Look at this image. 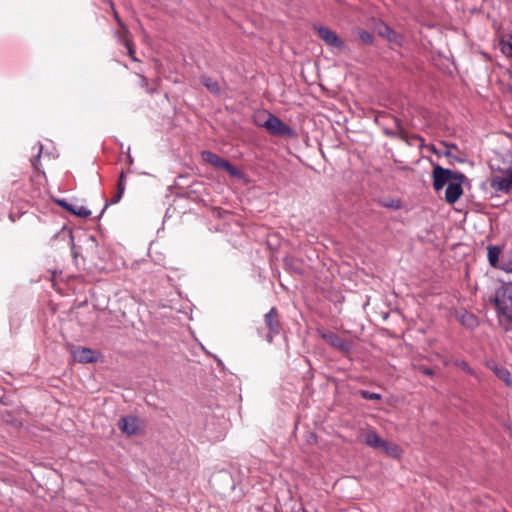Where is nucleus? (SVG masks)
<instances>
[{"mask_svg": "<svg viewBox=\"0 0 512 512\" xmlns=\"http://www.w3.org/2000/svg\"><path fill=\"white\" fill-rule=\"evenodd\" d=\"M494 303L498 311L500 325L510 330L512 324V282L502 285L495 291Z\"/></svg>", "mask_w": 512, "mask_h": 512, "instance_id": "1", "label": "nucleus"}, {"mask_svg": "<svg viewBox=\"0 0 512 512\" xmlns=\"http://www.w3.org/2000/svg\"><path fill=\"white\" fill-rule=\"evenodd\" d=\"M433 188L435 191H440L445 185H448L450 181L460 180L465 181L466 176L458 171H452L447 168H443L438 164L433 166L432 170Z\"/></svg>", "mask_w": 512, "mask_h": 512, "instance_id": "2", "label": "nucleus"}, {"mask_svg": "<svg viewBox=\"0 0 512 512\" xmlns=\"http://www.w3.org/2000/svg\"><path fill=\"white\" fill-rule=\"evenodd\" d=\"M262 126L274 136L283 138H291L295 136L294 130L289 125L285 124L280 118L271 113L267 114V119Z\"/></svg>", "mask_w": 512, "mask_h": 512, "instance_id": "3", "label": "nucleus"}, {"mask_svg": "<svg viewBox=\"0 0 512 512\" xmlns=\"http://www.w3.org/2000/svg\"><path fill=\"white\" fill-rule=\"evenodd\" d=\"M264 324L267 332L263 334V337L269 344H271L274 337L280 334L282 328L280 314L276 307H272L264 315Z\"/></svg>", "mask_w": 512, "mask_h": 512, "instance_id": "4", "label": "nucleus"}, {"mask_svg": "<svg viewBox=\"0 0 512 512\" xmlns=\"http://www.w3.org/2000/svg\"><path fill=\"white\" fill-rule=\"evenodd\" d=\"M202 158L210 165L225 170L230 176L240 178L242 172L233 166L228 160L218 156L216 153L211 151H203Z\"/></svg>", "mask_w": 512, "mask_h": 512, "instance_id": "5", "label": "nucleus"}, {"mask_svg": "<svg viewBox=\"0 0 512 512\" xmlns=\"http://www.w3.org/2000/svg\"><path fill=\"white\" fill-rule=\"evenodd\" d=\"M117 426L127 436L139 435L143 430L142 420L131 415L121 417Z\"/></svg>", "mask_w": 512, "mask_h": 512, "instance_id": "6", "label": "nucleus"}, {"mask_svg": "<svg viewBox=\"0 0 512 512\" xmlns=\"http://www.w3.org/2000/svg\"><path fill=\"white\" fill-rule=\"evenodd\" d=\"M317 334L329 345L340 350L343 353H349L351 350V342L342 339L334 332H330L321 328L317 329Z\"/></svg>", "mask_w": 512, "mask_h": 512, "instance_id": "7", "label": "nucleus"}, {"mask_svg": "<svg viewBox=\"0 0 512 512\" xmlns=\"http://www.w3.org/2000/svg\"><path fill=\"white\" fill-rule=\"evenodd\" d=\"M490 186L495 191L503 193L512 191V170H506L503 176H493L490 181Z\"/></svg>", "mask_w": 512, "mask_h": 512, "instance_id": "8", "label": "nucleus"}, {"mask_svg": "<svg viewBox=\"0 0 512 512\" xmlns=\"http://www.w3.org/2000/svg\"><path fill=\"white\" fill-rule=\"evenodd\" d=\"M318 36L329 46L338 48L339 50L345 49L344 42L337 36L331 29L320 26L316 28Z\"/></svg>", "mask_w": 512, "mask_h": 512, "instance_id": "9", "label": "nucleus"}, {"mask_svg": "<svg viewBox=\"0 0 512 512\" xmlns=\"http://www.w3.org/2000/svg\"><path fill=\"white\" fill-rule=\"evenodd\" d=\"M464 181L453 180L447 185L445 190V201L448 204H454L463 194L462 184Z\"/></svg>", "mask_w": 512, "mask_h": 512, "instance_id": "10", "label": "nucleus"}, {"mask_svg": "<svg viewBox=\"0 0 512 512\" xmlns=\"http://www.w3.org/2000/svg\"><path fill=\"white\" fill-rule=\"evenodd\" d=\"M376 30L379 36L386 38L389 42L400 44L402 41V36L383 22L377 25Z\"/></svg>", "mask_w": 512, "mask_h": 512, "instance_id": "11", "label": "nucleus"}, {"mask_svg": "<svg viewBox=\"0 0 512 512\" xmlns=\"http://www.w3.org/2000/svg\"><path fill=\"white\" fill-rule=\"evenodd\" d=\"M75 361L79 363H93L97 361L95 351L85 347H79L72 353Z\"/></svg>", "mask_w": 512, "mask_h": 512, "instance_id": "12", "label": "nucleus"}, {"mask_svg": "<svg viewBox=\"0 0 512 512\" xmlns=\"http://www.w3.org/2000/svg\"><path fill=\"white\" fill-rule=\"evenodd\" d=\"M363 442L369 446V447H372L374 449H380L382 448L385 440L382 439L377 433L375 430H369L365 433L364 435V440Z\"/></svg>", "mask_w": 512, "mask_h": 512, "instance_id": "13", "label": "nucleus"}, {"mask_svg": "<svg viewBox=\"0 0 512 512\" xmlns=\"http://www.w3.org/2000/svg\"><path fill=\"white\" fill-rule=\"evenodd\" d=\"M501 248L499 246H488L487 247V258L489 264L497 268L501 262Z\"/></svg>", "mask_w": 512, "mask_h": 512, "instance_id": "14", "label": "nucleus"}, {"mask_svg": "<svg viewBox=\"0 0 512 512\" xmlns=\"http://www.w3.org/2000/svg\"><path fill=\"white\" fill-rule=\"evenodd\" d=\"M382 452H384L387 456L392 458H399L401 456L402 450L399 445L389 442L385 440L382 448H380Z\"/></svg>", "mask_w": 512, "mask_h": 512, "instance_id": "15", "label": "nucleus"}, {"mask_svg": "<svg viewBox=\"0 0 512 512\" xmlns=\"http://www.w3.org/2000/svg\"><path fill=\"white\" fill-rule=\"evenodd\" d=\"M497 268L507 273L512 272V251L502 254L500 265Z\"/></svg>", "mask_w": 512, "mask_h": 512, "instance_id": "16", "label": "nucleus"}, {"mask_svg": "<svg viewBox=\"0 0 512 512\" xmlns=\"http://www.w3.org/2000/svg\"><path fill=\"white\" fill-rule=\"evenodd\" d=\"M201 83L211 92L214 94L220 93V86L218 82L210 77H202Z\"/></svg>", "mask_w": 512, "mask_h": 512, "instance_id": "17", "label": "nucleus"}, {"mask_svg": "<svg viewBox=\"0 0 512 512\" xmlns=\"http://www.w3.org/2000/svg\"><path fill=\"white\" fill-rule=\"evenodd\" d=\"M501 52L507 57H512V36H508L507 38H503L500 43Z\"/></svg>", "mask_w": 512, "mask_h": 512, "instance_id": "18", "label": "nucleus"}, {"mask_svg": "<svg viewBox=\"0 0 512 512\" xmlns=\"http://www.w3.org/2000/svg\"><path fill=\"white\" fill-rule=\"evenodd\" d=\"M69 212H71L72 214L79 216L81 218H87L91 214V211L89 209H87L85 206L76 205V204H71V208H70Z\"/></svg>", "mask_w": 512, "mask_h": 512, "instance_id": "19", "label": "nucleus"}, {"mask_svg": "<svg viewBox=\"0 0 512 512\" xmlns=\"http://www.w3.org/2000/svg\"><path fill=\"white\" fill-rule=\"evenodd\" d=\"M460 322L464 325V326H467V327H470V328H473L474 326L477 325V319L476 317L471 314V313H468V312H464L463 314H461L460 316Z\"/></svg>", "mask_w": 512, "mask_h": 512, "instance_id": "20", "label": "nucleus"}, {"mask_svg": "<svg viewBox=\"0 0 512 512\" xmlns=\"http://www.w3.org/2000/svg\"><path fill=\"white\" fill-rule=\"evenodd\" d=\"M495 373L499 379L503 380L507 385L512 387V376L506 368H496Z\"/></svg>", "mask_w": 512, "mask_h": 512, "instance_id": "21", "label": "nucleus"}, {"mask_svg": "<svg viewBox=\"0 0 512 512\" xmlns=\"http://www.w3.org/2000/svg\"><path fill=\"white\" fill-rule=\"evenodd\" d=\"M357 34L362 43L371 45L373 43V35L364 29H358Z\"/></svg>", "mask_w": 512, "mask_h": 512, "instance_id": "22", "label": "nucleus"}, {"mask_svg": "<svg viewBox=\"0 0 512 512\" xmlns=\"http://www.w3.org/2000/svg\"><path fill=\"white\" fill-rule=\"evenodd\" d=\"M124 192H125V183H117V192L112 197V199L110 200L109 204H116V203H118L121 200Z\"/></svg>", "mask_w": 512, "mask_h": 512, "instance_id": "23", "label": "nucleus"}, {"mask_svg": "<svg viewBox=\"0 0 512 512\" xmlns=\"http://www.w3.org/2000/svg\"><path fill=\"white\" fill-rule=\"evenodd\" d=\"M109 4H110L111 10H112L114 19L116 20V22L119 25V27L123 28L124 32L127 34V26L121 20L117 10L115 9L114 3L110 1Z\"/></svg>", "mask_w": 512, "mask_h": 512, "instance_id": "24", "label": "nucleus"}, {"mask_svg": "<svg viewBox=\"0 0 512 512\" xmlns=\"http://www.w3.org/2000/svg\"><path fill=\"white\" fill-rule=\"evenodd\" d=\"M359 394H360V396L363 399H366V400H380L381 399V395L380 394L374 393V392H370V391H367V390H360Z\"/></svg>", "mask_w": 512, "mask_h": 512, "instance_id": "25", "label": "nucleus"}, {"mask_svg": "<svg viewBox=\"0 0 512 512\" xmlns=\"http://www.w3.org/2000/svg\"><path fill=\"white\" fill-rule=\"evenodd\" d=\"M118 40L124 45V43H128V41H131V34L129 29L127 28V34L124 32L123 28H120V30L116 33Z\"/></svg>", "mask_w": 512, "mask_h": 512, "instance_id": "26", "label": "nucleus"}, {"mask_svg": "<svg viewBox=\"0 0 512 512\" xmlns=\"http://www.w3.org/2000/svg\"><path fill=\"white\" fill-rule=\"evenodd\" d=\"M452 148L456 149V146L454 144H451V145L445 144V150L442 151L440 154L447 158L453 159L455 161L462 162V160L452 156V153H451Z\"/></svg>", "mask_w": 512, "mask_h": 512, "instance_id": "27", "label": "nucleus"}, {"mask_svg": "<svg viewBox=\"0 0 512 512\" xmlns=\"http://www.w3.org/2000/svg\"><path fill=\"white\" fill-rule=\"evenodd\" d=\"M37 146H38L37 155L31 159V164L35 169H38V164L40 162V156H41L42 148H43V146L40 142L37 143Z\"/></svg>", "mask_w": 512, "mask_h": 512, "instance_id": "28", "label": "nucleus"}, {"mask_svg": "<svg viewBox=\"0 0 512 512\" xmlns=\"http://www.w3.org/2000/svg\"><path fill=\"white\" fill-rule=\"evenodd\" d=\"M463 371L471 374V375H474L476 376V373L473 371V369L469 366V364L465 361H460L458 364H457Z\"/></svg>", "mask_w": 512, "mask_h": 512, "instance_id": "29", "label": "nucleus"}, {"mask_svg": "<svg viewBox=\"0 0 512 512\" xmlns=\"http://www.w3.org/2000/svg\"><path fill=\"white\" fill-rule=\"evenodd\" d=\"M124 46L127 48V52H128V55L134 60L136 61V57H135V50H134V47H133V43H132V40L131 41H128V43H124Z\"/></svg>", "mask_w": 512, "mask_h": 512, "instance_id": "30", "label": "nucleus"}, {"mask_svg": "<svg viewBox=\"0 0 512 512\" xmlns=\"http://www.w3.org/2000/svg\"><path fill=\"white\" fill-rule=\"evenodd\" d=\"M57 204L64 208L65 210L69 211L70 208H71V203H68L66 200L62 199V200H58L57 201Z\"/></svg>", "mask_w": 512, "mask_h": 512, "instance_id": "31", "label": "nucleus"}, {"mask_svg": "<svg viewBox=\"0 0 512 512\" xmlns=\"http://www.w3.org/2000/svg\"><path fill=\"white\" fill-rule=\"evenodd\" d=\"M140 78L141 86L144 87L148 93H153V89L148 88L147 79L144 76H141Z\"/></svg>", "mask_w": 512, "mask_h": 512, "instance_id": "32", "label": "nucleus"}, {"mask_svg": "<svg viewBox=\"0 0 512 512\" xmlns=\"http://www.w3.org/2000/svg\"><path fill=\"white\" fill-rule=\"evenodd\" d=\"M394 122H395V125H396V128H397V131L399 132V134H402V125H401V121L397 118H393ZM401 139H404V136L403 135H400Z\"/></svg>", "mask_w": 512, "mask_h": 512, "instance_id": "33", "label": "nucleus"}, {"mask_svg": "<svg viewBox=\"0 0 512 512\" xmlns=\"http://www.w3.org/2000/svg\"><path fill=\"white\" fill-rule=\"evenodd\" d=\"M420 369H421V372L427 376H432L434 374V371L431 368L423 367Z\"/></svg>", "mask_w": 512, "mask_h": 512, "instance_id": "34", "label": "nucleus"}, {"mask_svg": "<svg viewBox=\"0 0 512 512\" xmlns=\"http://www.w3.org/2000/svg\"><path fill=\"white\" fill-rule=\"evenodd\" d=\"M384 133H385L386 135H388V136H395V135H396V132H395V131L390 130V129H388V128H385V129H384Z\"/></svg>", "mask_w": 512, "mask_h": 512, "instance_id": "35", "label": "nucleus"}, {"mask_svg": "<svg viewBox=\"0 0 512 512\" xmlns=\"http://www.w3.org/2000/svg\"><path fill=\"white\" fill-rule=\"evenodd\" d=\"M125 174L124 172L122 171L119 175V179H118V183H125Z\"/></svg>", "mask_w": 512, "mask_h": 512, "instance_id": "36", "label": "nucleus"}, {"mask_svg": "<svg viewBox=\"0 0 512 512\" xmlns=\"http://www.w3.org/2000/svg\"><path fill=\"white\" fill-rule=\"evenodd\" d=\"M413 139H415V140H419V141H423L422 137H421V136H419V135H415V136H413Z\"/></svg>", "mask_w": 512, "mask_h": 512, "instance_id": "37", "label": "nucleus"}, {"mask_svg": "<svg viewBox=\"0 0 512 512\" xmlns=\"http://www.w3.org/2000/svg\"><path fill=\"white\" fill-rule=\"evenodd\" d=\"M386 206H388V207H394V205H393V204H387Z\"/></svg>", "mask_w": 512, "mask_h": 512, "instance_id": "38", "label": "nucleus"}, {"mask_svg": "<svg viewBox=\"0 0 512 512\" xmlns=\"http://www.w3.org/2000/svg\"><path fill=\"white\" fill-rule=\"evenodd\" d=\"M304 512H306V511H304Z\"/></svg>", "mask_w": 512, "mask_h": 512, "instance_id": "39", "label": "nucleus"}]
</instances>
